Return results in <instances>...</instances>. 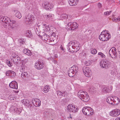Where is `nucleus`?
<instances>
[{"label": "nucleus", "instance_id": "19", "mask_svg": "<svg viewBox=\"0 0 120 120\" xmlns=\"http://www.w3.org/2000/svg\"><path fill=\"white\" fill-rule=\"evenodd\" d=\"M106 32V31H103L101 33V34L99 36V38L102 41H105V38L104 35V33L105 32Z\"/></svg>", "mask_w": 120, "mask_h": 120}, {"label": "nucleus", "instance_id": "3", "mask_svg": "<svg viewBox=\"0 0 120 120\" xmlns=\"http://www.w3.org/2000/svg\"><path fill=\"white\" fill-rule=\"evenodd\" d=\"M111 64L110 61L108 60H105L101 61L100 65L102 68L107 69L109 67Z\"/></svg>", "mask_w": 120, "mask_h": 120}, {"label": "nucleus", "instance_id": "44", "mask_svg": "<svg viewBox=\"0 0 120 120\" xmlns=\"http://www.w3.org/2000/svg\"><path fill=\"white\" fill-rule=\"evenodd\" d=\"M16 108L15 107H12L11 108L10 110L12 112H16Z\"/></svg>", "mask_w": 120, "mask_h": 120}, {"label": "nucleus", "instance_id": "63", "mask_svg": "<svg viewBox=\"0 0 120 120\" xmlns=\"http://www.w3.org/2000/svg\"><path fill=\"white\" fill-rule=\"evenodd\" d=\"M115 120H120V117H116Z\"/></svg>", "mask_w": 120, "mask_h": 120}, {"label": "nucleus", "instance_id": "14", "mask_svg": "<svg viewBox=\"0 0 120 120\" xmlns=\"http://www.w3.org/2000/svg\"><path fill=\"white\" fill-rule=\"evenodd\" d=\"M16 21L14 20H10L8 23L9 26L12 29L15 28L16 27Z\"/></svg>", "mask_w": 120, "mask_h": 120}, {"label": "nucleus", "instance_id": "33", "mask_svg": "<svg viewBox=\"0 0 120 120\" xmlns=\"http://www.w3.org/2000/svg\"><path fill=\"white\" fill-rule=\"evenodd\" d=\"M22 103L25 105H27L29 104V100H28L23 99L22 101Z\"/></svg>", "mask_w": 120, "mask_h": 120}, {"label": "nucleus", "instance_id": "56", "mask_svg": "<svg viewBox=\"0 0 120 120\" xmlns=\"http://www.w3.org/2000/svg\"><path fill=\"white\" fill-rule=\"evenodd\" d=\"M67 93L66 91H65L62 92V96H63L64 97L67 94Z\"/></svg>", "mask_w": 120, "mask_h": 120}, {"label": "nucleus", "instance_id": "57", "mask_svg": "<svg viewBox=\"0 0 120 120\" xmlns=\"http://www.w3.org/2000/svg\"><path fill=\"white\" fill-rule=\"evenodd\" d=\"M117 18H116V17H114L112 19V20L113 21L115 22H118L117 19Z\"/></svg>", "mask_w": 120, "mask_h": 120}, {"label": "nucleus", "instance_id": "13", "mask_svg": "<svg viewBox=\"0 0 120 120\" xmlns=\"http://www.w3.org/2000/svg\"><path fill=\"white\" fill-rule=\"evenodd\" d=\"M43 26L41 32L44 33L45 34L47 32H48L50 30V29L48 26H47L46 24L43 25Z\"/></svg>", "mask_w": 120, "mask_h": 120}, {"label": "nucleus", "instance_id": "28", "mask_svg": "<svg viewBox=\"0 0 120 120\" xmlns=\"http://www.w3.org/2000/svg\"><path fill=\"white\" fill-rule=\"evenodd\" d=\"M71 110V112L73 113H75L78 111V109L77 106L72 105Z\"/></svg>", "mask_w": 120, "mask_h": 120}, {"label": "nucleus", "instance_id": "21", "mask_svg": "<svg viewBox=\"0 0 120 120\" xmlns=\"http://www.w3.org/2000/svg\"><path fill=\"white\" fill-rule=\"evenodd\" d=\"M113 100H114L113 96H112L110 97H108L106 99V101L109 103L113 105L114 104Z\"/></svg>", "mask_w": 120, "mask_h": 120}, {"label": "nucleus", "instance_id": "7", "mask_svg": "<svg viewBox=\"0 0 120 120\" xmlns=\"http://www.w3.org/2000/svg\"><path fill=\"white\" fill-rule=\"evenodd\" d=\"M42 6L46 10H50L53 7L54 5L48 2H44L42 4Z\"/></svg>", "mask_w": 120, "mask_h": 120}, {"label": "nucleus", "instance_id": "10", "mask_svg": "<svg viewBox=\"0 0 120 120\" xmlns=\"http://www.w3.org/2000/svg\"><path fill=\"white\" fill-rule=\"evenodd\" d=\"M68 26L69 27L68 28L69 30H74L78 27V25L75 22H70L68 23Z\"/></svg>", "mask_w": 120, "mask_h": 120}, {"label": "nucleus", "instance_id": "43", "mask_svg": "<svg viewBox=\"0 0 120 120\" xmlns=\"http://www.w3.org/2000/svg\"><path fill=\"white\" fill-rule=\"evenodd\" d=\"M16 113L18 114H20L22 111L21 109L20 108H16Z\"/></svg>", "mask_w": 120, "mask_h": 120}, {"label": "nucleus", "instance_id": "17", "mask_svg": "<svg viewBox=\"0 0 120 120\" xmlns=\"http://www.w3.org/2000/svg\"><path fill=\"white\" fill-rule=\"evenodd\" d=\"M7 76H9L11 77H13L15 75V73L13 71L9 70L7 71L6 73Z\"/></svg>", "mask_w": 120, "mask_h": 120}, {"label": "nucleus", "instance_id": "62", "mask_svg": "<svg viewBox=\"0 0 120 120\" xmlns=\"http://www.w3.org/2000/svg\"><path fill=\"white\" fill-rule=\"evenodd\" d=\"M117 18V19L118 22L120 21V16H119Z\"/></svg>", "mask_w": 120, "mask_h": 120}, {"label": "nucleus", "instance_id": "26", "mask_svg": "<svg viewBox=\"0 0 120 120\" xmlns=\"http://www.w3.org/2000/svg\"><path fill=\"white\" fill-rule=\"evenodd\" d=\"M86 92L83 91L82 90H81L78 92V95L79 98H80L82 96L84 95H85Z\"/></svg>", "mask_w": 120, "mask_h": 120}, {"label": "nucleus", "instance_id": "1", "mask_svg": "<svg viewBox=\"0 0 120 120\" xmlns=\"http://www.w3.org/2000/svg\"><path fill=\"white\" fill-rule=\"evenodd\" d=\"M82 111L84 114L89 116L92 115L94 113L93 109L88 106L83 107L82 109Z\"/></svg>", "mask_w": 120, "mask_h": 120}, {"label": "nucleus", "instance_id": "59", "mask_svg": "<svg viewBox=\"0 0 120 120\" xmlns=\"http://www.w3.org/2000/svg\"><path fill=\"white\" fill-rule=\"evenodd\" d=\"M98 5L99 8H101L102 7L101 4L100 3H99L98 4Z\"/></svg>", "mask_w": 120, "mask_h": 120}, {"label": "nucleus", "instance_id": "20", "mask_svg": "<svg viewBox=\"0 0 120 120\" xmlns=\"http://www.w3.org/2000/svg\"><path fill=\"white\" fill-rule=\"evenodd\" d=\"M67 17V15L66 14H63L61 15L60 17L58 18V20H62L65 21Z\"/></svg>", "mask_w": 120, "mask_h": 120}, {"label": "nucleus", "instance_id": "24", "mask_svg": "<svg viewBox=\"0 0 120 120\" xmlns=\"http://www.w3.org/2000/svg\"><path fill=\"white\" fill-rule=\"evenodd\" d=\"M104 33L105 39V40H106L105 41H107L109 39V38H110L111 36L110 34H109V33H108L107 31L106 32H105Z\"/></svg>", "mask_w": 120, "mask_h": 120}, {"label": "nucleus", "instance_id": "34", "mask_svg": "<svg viewBox=\"0 0 120 120\" xmlns=\"http://www.w3.org/2000/svg\"><path fill=\"white\" fill-rule=\"evenodd\" d=\"M15 16L19 19H20L22 17V15L21 13L19 12H17L15 14Z\"/></svg>", "mask_w": 120, "mask_h": 120}, {"label": "nucleus", "instance_id": "64", "mask_svg": "<svg viewBox=\"0 0 120 120\" xmlns=\"http://www.w3.org/2000/svg\"><path fill=\"white\" fill-rule=\"evenodd\" d=\"M21 40H19V41H20V43L21 44H23V41H21Z\"/></svg>", "mask_w": 120, "mask_h": 120}, {"label": "nucleus", "instance_id": "39", "mask_svg": "<svg viewBox=\"0 0 120 120\" xmlns=\"http://www.w3.org/2000/svg\"><path fill=\"white\" fill-rule=\"evenodd\" d=\"M28 59H25L22 60V64H25L27 63L28 61Z\"/></svg>", "mask_w": 120, "mask_h": 120}, {"label": "nucleus", "instance_id": "50", "mask_svg": "<svg viewBox=\"0 0 120 120\" xmlns=\"http://www.w3.org/2000/svg\"><path fill=\"white\" fill-rule=\"evenodd\" d=\"M98 54V55H100L101 57L103 58H104L105 57V55H104L101 52L99 53Z\"/></svg>", "mask_w": 120, "mask_h": 120}, {"label": "nucleus", "instance_id": "46", "mask_svg": "<svg viewBox=\"0 0 120 120\" xmlns=\"http://www.w3.org/2000/svg\"><path fill=\"white\" fill-rule=\"evenodd\" d=\"M5 16L3 17L0 18V21L2 22H4L6 18H5Z\"/></svg>", "mask_w": 120, "mask_h": 120}, {"label": "nucleus", "instance_id": "35", "mask_svg": "<svg viewBox=\"0 0 120 120\" xmlns=\"http://www.w3.org/2000/svg\"><path fill=\"white\" fill-rule=\"evenodd\" d=\"M90 51H91V53L93 54H95L97 52V50L95 49H91Z\"/></svg>", "mask_w": 120, "mask_h": 120}, {"label": "nucleus", "instance_id": "2", "mask_svg": "<svg viewBox=\"0 0 120 120\" xmlns=\"http://www.w3.org/2000/svg\"><path fill=\"white\" fill-rule=\"evenodd\" d=\"M116 49L115 47L112 48L109 50V54L110 56L112 57L113 58V56L114 57H116V56L118 55V53L119 54V56L120 58V46L118 47V51L117 52Z\"/></svg>", "mask_w": 120, "mask_h": 120}, {"label": "nucleus", "instance_id": "9", "mask_svg": "<svg viewBox=\"0 0 120 120\" xmlns=\"http://www.w3.org/2000/svg\"><path fill=\"white\" fill-rule=\"evenodd\" d=\"M79 43L76 41H73V45L71 46V47L73 49H75L74 51L77 52L80 49Z\"/></svg>", "mask_w": 120, "mask_h": 120}, {"label": "nucleus", "instance_id": "4", "mask_svg": "<svg viewBox=\"0 0 120 120\" xmlns=\"http://www.w3.org/2000/svg\"><path fill=\"white\" fill-rule=\"evenodd\" d=\"M78 70L77 66H73L71 67L68 71V75L70 77H73L76 74Z\"/></svg>", "mask_w": 120, "mask_h": 120}, {"label": "nucleus", "instance_id": "22", "mask_svg": "<svg viewBox=\"0 0 120 120\" xmlns=\"http://www.w3.org/2000/svg\"><path fill=\"white\" fill-rule=\"evenodd\" d=\"M113 98L114 100H113V101L114 104H117L119 103L120 101V100L117 97L113 96Z\"/></svg>", "mask_w": 120, "mask_h": 120}, {"label": "nucleus", "instance_id": "27", "mask_svg": "<svg viewBox=\"0 0 120 120\" xmlns=\"http://www.w3.org/2000/svg\"><path fill=\"white\" fill-rule=\"evenodd\" d=\"M102 91L104 93H105L108 92L109 90L108 87H106V86H104L103 87Z\"/></svg>", "mask_w": 120, "mask_h": 120}, {"label": "nucleus", "instance_id": "38", "mask_svg": "<svg viewBox=\"0 0 120 120\" xmlns=\"http://www.w3.org/2000/svg\"><path fill=\"white\" fill-rule=\"evenodd\" d=\"M54 15L52 14H50L49 15H47L46 16V18L48 19H52Z\"/></svg>", "mask_w": 120, "mask_h": 120}, {"label": "nucleus", "instance_id": "48", "mask_svg": "<svg viewBox=\"0 0 120 120\" xmlns=\"http://www.w3.org/2000/svg\"><path fill=\"white\" fill-rule=\"evenodd\" d=\"M38 99H36V100H34V101H33V103H34L35 102V103H34L36 105V106H38Z\"/></svg>", "mask_w": 120, "mask_h": 120}, {"label": "nucleus", "instance_id": "16", "mask_svg": "<svg viewBox=\"0 0 120 120\" xmlns=\"http://www.w3.org/2000/svg\"><path fill=\"white\" fill-rule=\"evenodd\" d=\"M28 77V73L26 72H22L21 74V79H22L25 80Z\"/></svg>", "mask_w": 120, "mask_h": 120}, {"label": "nucleus", "instance_id": "23", "mask_svg": "<svg viewBox=\"0 0 120 120\" xmlns=\"http://www.w3.org/2000/svg\"><path fill=\"white\" fill-rule=\"evenodd\" d=\"M23 52L25 54L29 56H31L32 54V52L27 49H25L23 50Z\"/></svg>", "mask_w": 120, "mask_h": 120}, {"label": "nucleus", "instance_id": "30", "mask_svg": "<svg viewBox=\"0 0 120 120\" xmlns=\"http://www.w3.org/2000/svg\"><path fill=\"white\" fill-rule=\"evenodd\" d=\"M49 87L48 86H46L44 88L43 91L45 93H47L49 91Z\"/></svg>", "mask_w": 120, "mask_h": 120}, {"label": "nucleus", "instance_id": "15", "mask_svg": "<svg viewBox=\"0 0 120 120\" xmlns=\"http://www.w3.org/2000/svg\"><path fill=\"white\" fill-rule=\"evenodd\" d=\"M80 98L85 102L88 101L89 100V96L86 92L85 95L84 94L83 96H82Z\"/></svg>", "mask_w": 120, "mask_h": 120}, {"label": "nucleus", "instance_id": "51", "mask_svg": "<svg viewBox=\"0 0 120 120\" xmlns=\"http://www.w3.org/2000/svg\"><path fill=\"white\" fill-rule=\"evenodd\" d=\"M61 9L60 8H58L57 9V10L56 12L57 14H60V12L61 11Z\"/></svg>", "mask_w": 120, "mask_h": 120}, {"label": "nucleus", "instance_id": "36", "mask_svg": "<svg viewBox=\"0 0 120 120\" xmlns=\"http://www.w3.org/2000/svg\"><path fill=\"white\" fill-rule=\"evenodd\" d=\"M38 26H37V27L36 28V29L35 30L36 33L38 35H39L40 33L41 32V31H42V29H41V30H40V29L38 28Z\"/></svg>", "mask_w": 120, "mask_h": 120}, {"label": "nucleus", "instance_id": "11", "mask_svg": "<svg viewBox=\"0 0 120 120\" xmlns=\"http://www.w3.org/2000/svg\"><path fill=\"white\" fill-rule=\"evenodd\" d=\"M110 114L112 116L117 117L120 115V110L117 109H113L110 112Z\"/></svg>", "mask_w": 120, "mask_h": 120}, {"label": "nucleus", "instance_id": "25", "mask_svg": "<svg viewBox=\"0 0 120 120\" xmlns=\"http://www.w3.org/2000/svg\"><path fill=\"white\" fill-rule=\"evenodd\" d=\"M12 58L11 59L13 63L15 64H17L18 61L20 60V58L19 56L17 58Z\"/></svg>", "mask_w": 120, "mask_h": 120}, {"label": "nucleus", "instance_id": "54", "mask_svg": "<svg viewBox=\"0 0 120 120\" xmlns=\"http://www.w3.org/2000/svg\"><path fill=\"white\" fill-rule=\"evenodd\" d=\"M73 41H70V42L68 44V46H70L71 47V45H73Z\"/></svg>", "mask_w": 120, "mask_h": 120}, {"label": "nucleus", "instance_id": "42", "mask_svg": "<svg viewBox=\"0 0 120 120\" xmlns=\"http://www.w3.org/2000/svg\"><path fill=\"white\" fill-rule=\"evenodd\" d=\"M14 96L13 95H11L8 97V99L11 100H14L15 97H14Z\"/></svg>", "mask_w": 120, "mask_h": 120}, {"label": "nucleus", "instance_id": "8", "mask_svg": "<svg viewBox=\"0 0 120 120\" xmlns=\"http://www.w3.org/2000/svg\"><path fill=\"white\" fill-rule=\"evenodd\" d=\"M34 19V17L33 16L29 15L25 17L24 20L26 24H30L33 21Z\"/></svg>", "mask_w": 120, "mask_h": 120}, {"label": "nucleus", "instance_id": "49", "mask_svg": "<svg viewBox=\"0 0 120 120\" xmlns=\"http://www.w3.org/2000/svg\"><path fill=\"white\" fill-rule=\"evenodd\" d=\"M26 36H27L28 37H29L31 36V34L30 33V32L29 31H27L26 33Z\"/></svg>", "mask_w": 120, "mask_h": 120}, {"label": "nucleus", "instance_id": "41", "mask_svg": "<svg viewBox=\"0 0 120 120\" xmlns=\"http://www.w3.org/2000/svg\"><path fill=\"white\" fill-rule=\"evenodd\" d=\"M5 18H6V19L5 21H4V22L7 24L11 20L9 18L7 17H5Z\"/></svg>", "mask_w": 120, "mask_h": 120}, {"label": "nucleus", "instance_id": "12", "mask_svg": "<svg viewBox=\"0 0 120 120\" xmlns=\"http://www.w3.org/2000/svg\"><path fill=\"white\" fill-rule=\"evenodd\" d=\"M10 87L13 89H18V85L17 82L15 81H12L9 84Z\"/></svg>", "mask_w": 120, "mask_h": 120}, {"label": "nucleus", "instance_id": "55", "mask_svg": "<svg viewBox=\"0 0 120 120\" xmlns=\"http://www.w3.org/2000/svg\"><path fill=\"white\" fill-rule=\"evenodd\" d=\"M57 94L58 95L62 96V92L60 91H57Z\"/></svg>", "mask_w": 120, "mask_h": 120}, {"label": "nucleus", "instance_id": "45", "mask_svg": "<svg viewBox=\"0 0 120 120\" xmlns=\"http://www.w3.org/2000/svg\"><path fill=\"white\" fill-rule=\"evenodd\" d=\"M112 12V11H109L105 12H104V15H110Z\"/></svg>", "mask_w": 120, "mask_h": 120}, {"label": "nucleus", "instance_id": "60", "mask_svg": "<svg viewBox=\"0 0 120 120\" xmlns=\"http://www.w3.org/2000/svg\"><path fill=\"white\" fill-rule=\"evenodd\" d=\"M52 61L55 64H56L57 63V61L53 59Z\"/></svg>", "mask_w": 120, "mask_h": 120}, {"label": "nucleus", "instance_id": "32", "mask_svg": "<svg viewBox=\"0 0 120 120\" xmlns=\"http://www.w3.org/2000/svg\"><path fill=\"white\" fill-rule=\"evenodd\" d=\"M71 16L70 15H67V17L66 19V23L68 25V23L69 22H70L71 21Z\"/></svg>", "mask_w": 120, "mask_h": 120}, {"label": "nucleus", "instance_id": "6", "mask_svg": "<svg viewBox=\"0 0 120 120\" xmlns=\"http://www.w3.org/2000/svg\"><path fill=\"white\" fill-rule=\"evenodd\" d=\"M83 71L85 76L87 77H90L92 74V71L88 67H83Z\"/></svg>", "mask_w": 120, "mask_h": 120}, {"label": "nucleus", "instance_id": "52", "mask_svg": "<svg viewBox=\"0 0 120 120\" xmlns=\"http://www.w3.org/2000/svg\"><path fill=\"white\" fill-rule=\"evenodd\" d=\"M26 66L25 64H22L21 68L23 70H24Z\"/></svg>", "mask_w": 120, "mask_h": 120}, {"label": "nucleus", "instance_id": "18", "mask_svg": "<svg viewBox=\"0 0 120 120\" xmlns=\"http://www.w3.org/2000/svg\"><path fill=\"white\" fill-rule=\"evenodd\" d=\"M79 0H69V3L70 5L75 6L78 4Z\"/></svg>", "mask_w": 120, "mask_h": 120}, {"label": "nucleus", "instance_id": "29", "mask_svg": "<svg viewBox=\"0 0 120 120\" xmlns=\"http://www.w3.org/2000/svg\"><path fill=\"white\" fill-rule=\"evenodd\" d=\"M42 38L44 40H45L48 42L49 39L50 38V37H48L47 36V35L45 34L42 36Z\"/></svg>", "mask_w": 120, "mask_h": 120}, {"label": "nucleus", "instance_id": "53", "mask_svg": "<svg viewBox=\"0 0 120 120\" xmlns=\"http://www.w3.org/2000/svg\"><path fill=\"white\" fill-rule=\"evenodd\" d=\"M7 64L10 67H11L12 66V64L11 62L10 61H9L8 62V61L7 62Z\"/></svg>", "mask_w": 120, "mask_h": 120}, {"label": "nucleus", "instance_id": "37", "mask_svg": "<svg viewBox=\"0 0 120 120\" xmlns=\"http://www.w3.org/2000/svg\"><path fill=\"white\" fill-rule=\"evenodd\" d=\"M55 38V37H54L53 35H51V37H50V38L49 39L48 42H53L54 41V38Z\"/></svg>", "mask_w": 120, "mask_h": 120}, {"label": "nucleus", "instance_id": "5", "mask_svg": "<svg viewBox=\"0 0 120 120\" xmlns=\"http://www.w3.org/2000/svg\"><path fill=\"white\" fill-rule=\"evenodd\" d=\"M44 61L40 59L38 60L35 64V67L38 70H40L43 68L44 66Z\"/></svg>", "mask_w": 120, "mask_h": 120}, {"label": "nucleus", "instance_id": "58", "mask_svg": "<svg viewBox=\"0 0 120 120\" xmlns=\"http://www.w3.org/2000/svg\"><path fill=\"white\" fill-rule=\"evenodd\" d=\"M38 100V106H39L41 105V101L39 100Z\"/></svg>", "mask_w": 120, "mask_h": 120}, {"label": "nucleus", "instance_id": "40", "mask_svg": "<svg viewBox=\"0 0 120 120\" xmlns=\"http://www.w3.org/2000/svg\"><path fill=\"white\" fill-rule=\"evenodd\" d=\"M92 62L90 61H86L85 63V65L86 66H89L91 64Z\"/></svg>", "mask_w": 120, "mask_h": 120}, {"label": "nucleus", "instance_id": "47", "mask_svg": "<svg viewBox=\"0 0 120 120\" xmlns=\"http://www.w3.org/2000/svg\"><path fill=\"white\" fill-rule=\"evenodd\" d=\"M11 56L13 57V58H14L16 57V58H17V57L18 56L17 54L15 53H13L12 54Z\"/></svg>", "mask_w": 120, "mask_h": 120}, {"label": "nucleus", "instance_id": "31", "mask_svg": "<svg viewBox=\"0 0 120 120\" xmlns=\"http://www.w3.org/2000/svg\"><path fill=\"white\" fill-rule=\"evenodd\" d=\"M72 106V105H68L65 109L66 111L68 112H71V109Z\"/></svg>", "mask_w": 120, "mask_h": 120}, {"label": "nucleus", "instance_id": "61", "mask_svg": "<svg viewBox=\"0 0 120 120\" xmlns=\"http://www.w3.org/2000/svg\"><path fill=\"white\" fill-rule=\"evenodd\" d=\"M68 47L67 48L68 49V51H71L70 50V48H71V47L70 46H68Z\"/></svg>", "mask_w": 120, "mask_h": 120}]
</instances>
